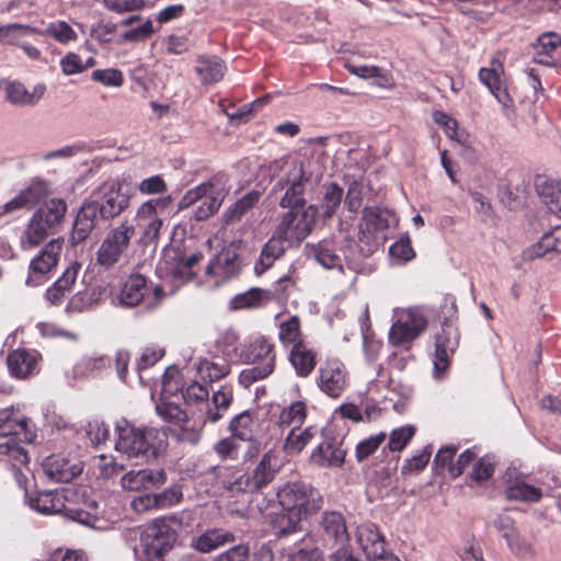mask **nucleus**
Listing matches in <instances>:
<instances>
[{
	"label": "nucleus",
	"instance_id": "obj_1",
	"mask_svg": "<svg viewBox=\"0 0 561 561\" xmlns=\"http://www.w3.org/2000/svg\"><path fill=\"white\" fill-rule=\"evenodd\" d=\"M130 194L123 181L110 178L98 185L80 206L69 237L71 245L84 242L101 224H110L130 207Z\"/></svg>",
	"mask_w": 561,
	"mask_h": 561
},
{
	"label": "nucleus",
	"instance_id": "obj_2",
	"mask_svg": "<svg viewBox=\"0 0 561 561\" xmlns=\"http://www.w3.org/2000/svg\"><path fill=\"white\" fill-rule=\"evenodd\" d=\"M115 430V449L128 458L154 460L168 447V436L163 430L152 426L137 427L127 420L118 422Z\"/></svg>",
	"mask_w": 561,
	"mask_h": 561
},
{
	"label": "nucleus",
	"instance_id": "obj_3",
	"mask_svg": "<svg viewBox=\"0 0 561 561\" xmlns=\"http://www.w3.org/2000/svg\"><path fill=\"white\" fill-rule=\"evenodd\" d=\"M178 533L165 520L147 526L140 537L142 561H171Z\"/></svg>",
	"mask_w": 561,
	"mask_h": 561
},
{
	"label": "nucleus",
	"instance_id": "obj_4",
	"mask_svg": "<svg viewBox=\"0 0 561 561\" xmlns=\"http://www.w3.org/2000/svg\"><path fill=\"white\" fill-rule=\"evenodd\" d=\"M67 204L62 198H51L39 207L32 216L26 230L25 239L31 245H38L64 221Z\"/></svg>",
	"mask_w": 561,
	"mask_h": 561
},
{
	"label": "nucleus",
	"instance_id": "obj_5",
	"mask_svg": "<svg viewBox=\"0 0 561 561\" xmlns=\"http://www.w3.org/2000/svg\"><path fill=\"white\" fill-rule=\"evenodd\" d=\"M277 500L284 511L299 513L307 518L322 507V496L312 485L301 481L288 482L277 492Z\"/></svg>",
	"mask_w": 561,
	"mask_h": 561
},
{
	"label": "nucleus",
	"instance_id": "obj_6",
	"mask_svg": "<svg viewBox=\"0 0 561 561\" xmlns=\"http://www.w3.org/2000/svg\"><path fill=\"white\" fill-rule=\"evenodd\" d=\"M136 234L134 224L127 219L111 228L95 253V264L107 271L116 265Z\"/></svg>",
	"mask_w": 561,
	"mask_h": 561
},
{
	"label": "nucleus",
	"instance_id": "obj_7",
	"mask_svg": "<svg viewBox=\"0 0 561 561\" xmlns=\"http://www.w3.org/2000/svg\"><path fill=\"white\" fill-rule=\"evenodd\" d=\"M311 180L309 172L302 161H293L285 175L280 178L273 186V193L284 191L279 199L282 208H304L307 207L305 198L306 185Z\"/></svg>",
	"mask_w": 561,
	"mask_h": 561
},
{
	"label": "nucleus",
	"instance_id": "obj_8",
	"mask_svg": "<svg viewBox=\"0 0 561 561\" xmlns=\"http://www.w3.org/2000/svg\"><path fill=\"white\" fill-rule=\"evenodd\" d=\"M276 229L293 244H300L313 230L318 218V207L287 208Z\"/></svg>",
	"mask_w": 561,
	"mask_h": 561
},
{
	"label": "nucleus",
	"instance_id": "obj_9",
	"mask_svg": "<svg viewBox=\"0 0 561 561\" xmlns=\"http://www.w3.org/2000/svg\"><path fill=\"white\" fill-rule=\"evenodd\" d=\"M157 413L165 421L171 422L179 426L172 431V435L183 443L196 445L201 439V432L203 428L202 421H194L191 424L186 412L180 408L179 404L168 401H162L156 407Z\"/></svg>",
	"mask_w": 561,
	"mask_h": 561
},
{
	"label": "nucleus",
	"instance_id": "obj_10",
	"mask_svg": "<svg viewBox=\"0 0 561 561\" xmlns=\"http://www.w3.org/2000/svg\"><path fill=\"white\" fill-rule=\"evenodd\" d=\"M426 327L427 320L421 312L408 310L391 325L389 342L396 347L409 350Z\"/></svg>",
	"mask_w": 561,
	"mask_h": 561
},
{
	"label": "nucleus",
	"instance_id": "obj_11",
	"mask_svg": "<svg viewBox=\"0 0 561 561\" xmlns=\"http://www.w3.org/2000/svg\"><path fill=\"white\" fill-rule=\"evenodd\" d=\"M459 344V332L450 319H445L442 330L435 336V360L436 374L445 371L449 366V357L457 350Z\"/></svg>",
	"mask_w": 561,
	"mask_h": 561
},
{
	"label": "nucleus",
	"instance_id": "obj_12",
	"mask_svg": "<svg viewBox=\"0 0 561 561\" xmlns=\"http://www.w3.org/2000/svg\"><path fill=\"white\" fill-rule=\"evenodd\" d=\"M389 227L386 211L377 207H365L359 222L358 238L362 243L368 245L366 256L377 247L376 232L385 231Z\"/></svg>",
	"mask_w": 561,
	"mask_h": 561
},
{
	"label": "nucleus",
	"instance_id": "obj_13",
	"mask_svg": "<svg viewBox=\"0 0 561 561\" xmlns=\"http://www.w3.org/2000/svg\"><path fill=\"white\" fill-rule=\"evenodd\" d=\"M152 283L139 272L130 273L122 283L118 301L124 307L139 306L150 297Z\"/></svg>",
	"mask_w": 561,
	"mask_h": 561
},
{
	"label": "nucleus",
	"instance_id": "obj_14",
	"mask_svg": "<svg viewBox=\"0 0 561 561\" xmlns=\"http://www.w3.org/2000/svg\"><path fill=\"white\" fill-rule=\"evenodd\" d=\"M76 489L65 488L55 491L37 492L35 496H28V505L42 514H64L66 503L76 496Z\"/></svg>",
	"mask_w": 561,
	"mask_h": 561
},
{
	"label": "nucleus",
	"instance_id": "obj_15",
	"mask_svg": "<svg viewBox=\"0 0 561 561\" xmlns=\"http://www.w3.org/2000/svg\"><path fill=\"white\" fill-rule=\"evenodd\" d=\"M318 387L331 398H339L347 385L344 365L337 360H328L319 368Z\"/></svg>",
	"mask_w": 561,
	"mask_h": 561
},
{
	"label": "nucleus",
	"instance_id": "obj_16",
	"mask_svg": "<svg viewBox=\"0 0 561 561\" xmlns=\"http://www.w3.org/2000/svg\"><path fill=\"white\" fill-rule=\"evenodd\" d=\"M242 262L239 253L232 248H224L207 265L206 274L218 277L216 282L220 283L229 280L241 272Z\"/></svg>",
	"mask_w": 561,
	"mask_h": 561
},
{
	"label": "nucleus",
	"instance_id": "obj_17",
	"mask_svg": "<svg viewBox=\"0 0 561 561\" xmlns=\"http://www.w3.org/2000/svg\"><path fill=\"white\" fill-rule=\"evenodd\" d=\"M49 195V185L45 180L33 179L14 198L3 205V214L21 209H32Z\"/></svg>",
	"mask_w": 561,
	"mask_h": 561
},
{
	"label": "nucleus",
	"instance_id": "obj_18",
	"mask_svg": "<svg viewBox=\"0 0 561 561\" xmlns=\"http://www.w3.org/2000/svg\"><path fill=\"white\" fill-rule=\"evenodd\" d=\"M346 449L337 437L325 436L323 442L313 449L310 461L321 468H336L344 463Z\"/></svg>",
	"mask_w": 561,
	"mask_h": 561
},
{
	"label": "nucleus",
	"instance_id": "obj_19",
	"mask_svg": "<svg viewBox=\"0 0 561 561\" xmlns=\"http://www.w3.org/2000/svg\"><path fill=\"white\" fill-rule=\"evenodd\" d=\"M294 244L275 228L272 237L263 245L259 260L254 265V273L260 276L270 270L280 259L286 250Z\"/></svg>",
	"mask_w": 561,
	"mask_h": 561
},
{
	"label": "nucleus",
	"instance_id": "obj_20",
	"mask_svg": "<svg viewBox=\"0 0 561 561\" xmlns=\"http://www.w3.org/2000/svg\"><path fill=\"white\" fill-rule=\"evenodd\" d=\"M9 30H20L22 35L37 34L48 35L59 42L60 44H68L77 39L78 35L75 30L65 21L50 23L45 30H39L30 25L12 23L7 24L5 27L0 30V33L7 34Z\"/></svg>",
	"mask_w": 561,
	"mask_h": 561
},
{
	"label": "nucleus",
	"instance_id": "obj_21",
	"mask_svg": "<svg viewBox=\"0 0 561 561\" xmlns=\"http://www.w3.org/2000/svg\"><path fill=\"white\" fill-rule=\"evenodd\" d=\"M319 533L323 540L343 546L350 539L345 518L337 511L324 512L319 520Z\"/></svg>",
	"mask_w": 561,
	"mask_h": 561
},
{
	"label": "nucleus",
	"instance_id": "obj_22",
	"mask_svg": "<svg viewBox=\"0 0 561 561\" xmlns=\"http://www.w3.org/2000/svg\"><path fill=\"white\" fill-rule=\"evenodd\" d=\"M167 481V473L163 469L151 470H131L125 473L121 479L122 488L128 491H141L151 488H158Z\"/></svg>",
	"mask_w": 561,
	"mask_h": 561
},
{
	"label": "nucleus",
	"instance_id": "obj_23",
	"mask_svg": "<svg viewBox=\"0 0 561 561\" xmlns=\"http://www.w3.org/2000/svg\"><path fill=\"white\" fill-rule=\"evenodd\" d=\"M46 474L56 482L68 483L83 470L80 461L70 463V460L60 455H51L43 462Z\"/></svg>",
	"mask_w": 561,
	"mask_h": 561
},
{
	"label": "nucleus",
	"instance_id": "obj_24",
	"mask_svg": "<svg viewBox=\"0 0 561 561\" xmlns=\"http://www.w3.org/2000/svg\"><path fill=\"white\" fill-rule=\"evenodd\" d=\"M217 479L221 486L232 495L252 493L250 473L240 468L218 467Z\"/></svg>",
	"mask_w": 561,
	"mask_h": 561
},
{
	"label": "nucleus",
	"instance_id": "obj_25",
	"mask_svg": "<svg viewBox=\"0 0 561 561\" xmlns=\"http://www.w3.org/2000/svg\"><path fill=\"white\" fill-rule=\"evenodd\" d=\"M38 357L36 352L16 350L9 354L7 363L10 374L20 379H25L38 373Z\"/></svg>",
	"mask_w": 561,
	"mask_h": 561
},
{
	"label": "nucleus",
	"instance_id": "obj_26",
	"mask_svg": "<svg viewBox=\"0 0 561 561\" xmlns=\"http://www.w3.org/2000/svg\"><path fill=\"white\" fill-rule=\"evenodd\" d=\"M561 46V36L550 32L541 34L534 44V61L543 66L554 67L559 64L557 49Z\"/></svg>",
	"mask_w": 561,
	"mask_h": 561
},
{
	"label": "nucleus",
	"instance_id": "obj_27",
	"mask_svg": "<svg viewBox=\"0 0 561 561\" xmlns=\"http://www.w3.org/2000/svg\"><path fill=\"white\" fill-rule=\"evenodd\" d=\"M100 507L95 500L87 499L80 504H72L71 501L66 503L64 515L82 525L99 528Z\"/></svg>",
	"mask_w": 561,
	"mask_h": 561
},
{
	"label": "nucleus",
	"instance_id": "obj_28",
	"mask_svg": "<svg viewBox=\"0 0 561 561\" xmlns=\"http://www.w3.org/2000/svg\"><path fill=\"white\" fill-rule=\"evenodd\" d=\"M5 99L14 106H33L44 95V87H35L33 92H30L26 87L19 81H7L3 83Z\"/></svg>",
	"mask_w": 561,
	"mask_h": 561
},
{
	"label": "nucleus",
	"instance_id": "obj_29",
	"mask_svg": "<svg viewBox=\"0 0 561 561\" xmlns=\"http://www.w3.org/2000/svg\"><path fill=\"white\" fill-rule=\"evenodd\" d=\"M309 255L312 256L320 265L328 270L336 268L343 273V259L339 254L336 243L332 239H324L317 244L311 245Z\"/></svg>",
	"mask_w": 561,
	"mask_h": 561
},
{
	"label": "nucleus",
	"instance_id": "obj_30",
	"mask_svg": "<svg viewBox=\"0 0 561 561\" xmlns=\"http://www.w3.org/2000/svg\"><path fill=\"white\" fill-rule=\"evenodd\" d=\"M195 72L201 83L209 85L222 80L226 72V65L218 56L201 55L196 59Z\"/></svg>",
	"mask_w": 561,
	"mask_h": 561
},
{
	"label": "nucleus",
	"instance_id": "obj_31",
	"mask_svg": "<svg viewBox=\"0 0 561 561\" xmlns=\"http://www.w3.org/2000/svg\"><path fill=\"white\" fill-rule=\"evenodd\" d=\"M288 359L297 376L307 378L317 365V353L306 343H298L291 347Z\"/></svg>",
	"mask_w": 561,
	"mask_h": 561
},
{
	"label": "nucleus",
	"instance_id": "obj_32",
	"mask_svg": "<svg viewBox=\"0 0 561 561\" xmlns=\"http://www.w3.org/2000/svg\"><path fill=\"white\" fill-rule=\"evenodd\" d=\"M244 359L250 365L271 366L272 369H275L274 344L265 337L255 340L247 348Z\"/></svg>",
	"mask_w": 561,
	"mask_h": 561
},
{
	"label": "nucleus",
	"instance_id": "obj_33",
	"mask_svg": "<svg viewBox=\"0 0 561 561\" xmlns=\"http://www.w3.org/2000/svg\"><path fill=\"white\" fill-rule=\"evenodd\" d=\"M233 402L232 387L221 386L211 397V405L207 403L205 419L202 421L203 426L206 422L216 423L222 419L224 413L228 411Z\"/></svg>",
	"mask_w": 561,
	"mask_h": 561
},
{
	"label": "nucleus",
	"instance_id": "obj_34",
	"mask_svg": "<svg viewBox=\"0 0 561 561\" xmlns=\"http://www.w3.org/2000/svg\"><path fill=\"white\" fill-rule=\"evenodd\" d=\"M234 539L236 537L232 533L214 528L193 538L192 547L198 552L209 553L226 543L233 542Z\"/></svg>",
	"mask_w": 561,
	"mask_h": 561
},
{
	"label": "nucleus",
	"instance_id": "obj_35",
	"mask_svg": "<svg viewBox=\"0 0 561 561\" xmlns=\"http://www.w3.org/2000/svg\"><path fill=\"white\" fill-rule=\"evenodd\" d=\"M61 251V243L53 240L45 245L42 252L35 256L30 264V272L44 275L57 265L58 256Z\"/></svg>",
	"mask_w": 561,
	"mask_h": 561
},
{
	"label": "nucleus",
	"instance_id": "obj_36",
	"mask_svg": "<svg viewBox=\"0 0 561 561\" xmlns=\"http://www.w3.org/2000/svg\"><path fill=\"white\" fill-rule=\"evenodd\" d=\"M305 515L295 512L284 511L276 514L272 519L273 533L276 538H287L298 531H301V519Z\"/></svg>",
	"mask_w": 561,
	"mask_h": 561
},
{
	"label": "nucleus",
	"instance_id": "obj_37",
	"mask_svg": "<svg viewBox=\"0 0 561 561\" xmlns=\"http://www.w3.org/2000/svg\"><path fill=\"white\" fill-rule=\"evenodd\" d=\"M213 190L214 185L211 183H202L201 185L194 187L193 190H190L181 201V204L184 207H187L188 205L203 199L204 205L208 207L209 211L208 214L213 215L216 213L220 205L222 199L216 196H213Z\"/></svg>",
	"mask_w": 561,
	"mask_h": 561
},
{
	"label": "nucleus",
	"instance_id": "obj_38",
	"mask_svg": "<svg viewBox=\"0 0 561 561\" xmlns=\"http://www.w3.org/2000/svg\"><path fill=\"white\" fill-rule=\"evenodd\" d=\"M262 193L253 190L239 198L224 213V221L226 225L239 221L251 208L260 201Z\"/></svg>",
	"mask_w": 561,
	"mask_h": 561
},
{
	"label": "nucleus",
	"instance_id": "obj_39",
	"mask_svg": "<svg viewBox=\"0 0 561 561\" xmlns=\"http://www.w3.org/2000/svg\"><path fill=\"white\" fill-rule=\"evenodd\" d=\"M272 459L273 457L270 453L264 454L250 474V482L253 492L262 490L273 481L275 470L272 467Z\"/></svg>",
	"mask_w": 561,
	"mask_h": 561
},
{
	"label": "nucleus",
	"instance_id": "obj_40",
	"mask_svg": "<svg viewBox=\"0 0 561 561\" xmlns=\"http://www.w3.org/2000/svg\"><path fill=\"white\" fill-rule=\"evenodd\" d=\"M505 495L511 501L537 503L542 497V491L525 481H516L506 488Z\"/></svg>",
	"mask_w": 561,
	"mask_h": 561
},
{
	"label": "nucleus",
	"instance_id": "obj_41",
	"mask_svg": "<svg viewBox=\"0 0 561 561\" xmlns=\"http://www.w3.org/2000/svg\"><path fill=\"white\" fill-rule=\"evenodd\" d=\"M314 436L316 430L312 426L306 427L305 430L293 427L285 439L284 450L288 455H297Z\"/></svg>",
	"mask_w": 561,
	"mask_h": 561
},
{
	"label": "nucleus",
	"instance_id": "obj_42",
	"mask_svg": "<svg viewBox=\"0 0 561 561\" xmlns=\"http://www.w3.org/2000/svg\"><path fill=\"white\" fill-rule=\"evenodd\" d=\"M306 419V403L304 401H295L282 410L278 417V424L282 427H301Z\"/></svg>",
	"mask_w": 561,
	"mask_h": 561
},
{
	"label": "nucleus",
	"instance_id": "obj_43",
	"mask_svg": "<svg viewBox=\"0 0 561 561\" xmlns=\"http://www.w3.org/2000/svg\"><path fill=\"white\" fill-rule=\"evenodd\" d=\"M287 561H324V556L313 538L306 536L300 540L297 549L288 554Z\"/></svg>",
	"mask_w": 561,
	"mask_h": 561
},
{
	"label": "nucleus",
	"instance_id": "obj_44",
	"mask_svg": "<svg viewBox=\"0 0 561 561\" xmlns=\"http://www.w3.org/2000/svg\"><path fill=\"white\" fill-rule=\"evenodd\" d=\"M552 251L561 253V226H556L545 233L539 242L530 249V256L539 257Z\"/></svg>",
	"mask_w": 561,
	"mask_h": 561
},
{
	"label": "nucleus",
	"instance_id": "obj_45",
	"mask_svg": "<svg viewBox=\"0 0 561 561\" xmlns=\"http://www.w3.org/2000/svg\"><path fill=\"white\" fill-rule=\"evenodd\" d=\"M265 291L261 288L253 287L242 294H238L229 301V309L232 311L257 308L264 300Z\"/></svg>",
	"mask_w": 561,
	"mask_h": 561
},
{
	"label": "nucleus",
	"instance_id": "obj_46",
	"mask_svg": "<svg viewBox=\"0 0 561 561\" xmlns=\"http://www.w3.org/2000/svg\"><path fill=\"white\" fill-rule=\"evenodd\" d=\"M343 195V188L335 182L330 183L325 187V192L321 202V208L323 210L324 218L329 219L335 215L342 203Z\"/></svg>",
	"mask_w": 561,
	"mask_h": 561
},
{
	"label": "nucleus",
	"instance_id": "obj_47",
	"mask_svg": "<svg viewBox=\"0 0 561 561\" xmlns=\"http://www.w3.org/2000/svg\"><path fill=\"white\" fill-rule=\"evenodd\" d=\"M198 373L204 381L214 382L229 375L230 365L224 359L221 362L204 359L198 365Z\"/></svg>",
	"mask_w": 561,
	"mask_h": 561
},
{
	"label": "nucleus",
	"instance_id": "obj_48",
	"mask_svg": "<svg viewBox=\"0 0 561 561\" xmlns=\"http://www.w3.org/2000/svg\"><path fill=\"white\" fill-rule=\"evenodd\" d=\"M0 456H7L12 460V468L15 473H20L18 466L28 462V455L24 447L20 446L15 438H9L4 443H0Z\"/></svg>",
	"mask_w": 561,
	"mask_h": 561
},
{
	"label": "nucleus",
	"instance_id": "obj_49",
	"mask_svg": "<svg viewBox=\"0 0 561 561\" xmlns=\"http://www.w3.org/2000/svg\"><path fill=\"white\" fill-rule=\"evenodd\" d=\"M278 339L283 344L305 343L300 328V320L297 316H291L288 320L279 324Z\"/></svg>",
	"mask_w": 561,
	"mask_h": 561
},
{
	"label": "nucleus",
	"instance_id": "obj_50",
	"mask_svg": "<svg viewBox=\"0 0 561 561\" xmlns=\"http://www.w3.org/2000/svg\"><path fill=\"white\" fill-rule=\"evenodd\" d=\"M479 79L489 88L490 92L497 99V101L505 102L507 93L502 89V81L497 69L481 68L479 71Z\"/></svg>",
	"mask_w": 561,
	"mask_h": 561
},
{
	"label": "nucleus",
	"instance_id": "obj_51",
	"mask_svg": "<svg viewBox=\"0 0 561 561\" xmlns=\"http://www.w3.org/2000/svg\"><path fill=\"white\" fill-rule=\"evenodd\" d=\"M458 451V446L447 445L438 449L433 460V471L437 476L449 474V468L454 466V457Z\"/></svg>",
	"mask_w": 561,
	"mask_h": 561
},
{
	"label": "nucleus",
	"instance_id": "obj_52",
	"mask_svg": "<svg viewBox=\"0 0 561 561\" xmlns=\"http://www.w3.org/2000/svg\"><path fill=\"white\" fill-rule=\"evenodd\" d=\"M252 416L249 411L237 414L229 424V431L233 437L242 440L250 439L252 436Z\"/></svg>",
	"mask_w": 561,
	"mask_h": 561
},
{
	"label": "nucleus",
	"instance_id": "obj_53",
	"mask_svg": "<svg viewBox=\"0 0 561 561\" xmlns=\"http://www.w3.org/2000/svg\"><path fill=\"white\" fill-rule=\"evenodd\" d=\"M26 420H16L8 411L0 412V437L15 438L18 434L26 428Z\"/></svg>",
	"mask_w": 561,
	"mask_h": 561
},
{
	"label": "nucleus",
	"instance_id": "obj_54",
	"mask_svg": "<svg viewBox=\"0 0 561 561\" xmlns=\"http://www.w3.org/2000/svg\"><path fill=\"white\" fill-rule=\"evenodd\" d=\"M389 254L398 264H404L411 261L415 256V252L410 238L408 236L400 238L390 247Z\"/></svg>",
	"mask_w": 561,
	"mask_h": 561
},
{
	"label": "nucleus",
	"instance_id": "obj_55",
	"mask_svg": "<svg viewBox=\"0 0 561 561\" xmlns=\"http://www.w3.org/2000/svg\"><path fill=\"white\" fill-rule=\"evenodd\" d=\"M274 369L271 366L252 365L250 368L243 369L239 375V383L249 388L252 383L265 379Z\"/></svg>",
	"mask_w": 561,
	"mask_h": 561
},
{
	"label": "nucleus",
	"instance_id": "obj_56",
	"mask_svg": "<svg viewBox=\"0 0 561 561\" xmlns=\"http://www.w3.org/2000/svg\"><path fill=\"white\" fill-rule=\"evenodd\" d=\"M415 434V427L412 425H405L400 428H396L390 434L388 447L391 451H401L408 443L412 439Z\"/></svg>",
	"mask_w": 561,
	"mask_h": 561
},
{
	"label": "nucleus",
	"instance_id": "obj_57",
	"mask_svg": "<svg viewBox=\"0 0 561 561\" xmlns=\"http://www.w3.org/2000/svg\"><path fill=\"white\" fill-rule=\"evenodd\" d=\"M494 473V461L489 456H483L473 463L470 478L472 481L482 483L488 481Z\"/></svg>",
	"mask_w": 561,
	"mask_h": 561
},
{
	"label": "nucleus",
	"instance_id": "obj_58",
	"mask_svg": "<svg viewBox=\"0 0 561 561\" xmlns=\"http://www.w3.org/2000/svg\"><path fill=\"white\" fill-rule=\"evenodd\" d=\"M91 78L106 87H122L124 83L122 71L115 68L96 69L91 73Z\"/></svg>",
	"mask_w": 561,
	"mask_h": 561
},
{
	"label": "nucleus",
	"instance_id": "obj_59",
	"mask_svg": "<svg viewBox=\"0 0 561 561\" xmlns=\"http://www.w3.org/2000/svg\"><path fill=\"white\" fill-rule=\"evenodd\" d=\"M386 439L385 433H379L377 435L370 436L362 442H359L356 446V458L358 461H363L368 458L373 453L377 450V448L381 445V443Z\"/></svg>",
	"mask_w": 561,
	"mask_h": 561
},
{
	"label": "nucleus",
	"instance_id": "obj_60",
	"mask_svg": "<svg viewBox=\"0 0 561 561\" xmlns=\"http://www.w3.org/2000/svg\"><path fill=\"white\" fill-rule=\"evenodd\" d=\"M346 69L363 79H377L379 85H385L387 78L382 75L381 69L377 66H357L353 64H346Z\"/></svg>",
	"mask_w": 561,
	"mask_h": 561
},
{
	"label": "nucleus",
	"instance_id": "obj_61",
	"mask_svg": "<svg viewBox=\"0 0 561 561\" xmlns=\"http://www.w3.org/2000/svg\"><path fill=\"white\" fill-rule=\"evenodd\" d=\"M181 394L186 404H194L206 401L208 399L209 392L206 387L197 381H194L186 388H182Z\"/></svg>",
	"mask_w": 561,
	"mask_h": 561
},
{
	"label": "nucleus",
	"instance_id": "obj_62",
	"mask_svg": "<svg viewBox=\"0 0 561 561\" xmlns=\"http://www.w3.org/2000/svg\"><path fill=\"white\" fill-rule=\"evenodd\" d=\"M203 254L201 252L192 253L188 256H176V266L173 271L174 275L180 277L193 276L192 268L202 260Z\"/></svg>",
	"mask_w": 561,
	"mask_h": 561
},
{
	"label": "nucleus",
	"instance_id": "obj_63",
	"mask_svg": "<svg viewBox=\"0 0 561 561\" xmlns=\"http://www.w3.org/2000/svg\"><path fill=\"white\" fill-rule=\"evenodd\" d=\"M478 458L476 447L468 448L461 453L457 460L454 461V466L449 468V477L453 479L458 478L465 471V469Z\"/></svg>",
	"mask_w": 561,
	"mask_h": 561
},
{
	"label": "nucleus",
	"instance_id": "obj_64",
	"mask_svg": "<svg viewBox=\"0 0 561 561\" xmlns=\"http://www.w3.org/2000/svg\"><path fill=\"white\" fill-rule=\"evenodd\" d=\"M250 547L247 543H239L227 551L215 557V561H248Z\"/></svg>",
	"mask_w": 561,
	"mask_h": 561
}]
</instances>
